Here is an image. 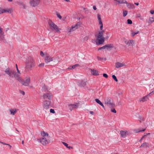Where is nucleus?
I'll list each match as a JSON object with an SVG mask.
<instances>
[{
    "instance_id": "nucleus-1",
    "label": "nucleus",
    "mask_w": 154,
    "mask_h": 154,
    "mask_svg": "<svg viewBox=\"0 0 154 154\" xmlns=\"http://www.w3.org/2000/svg\"><path fill=\"white\" fill-rule=\"evenodd\" d=\"M5 72L8 75V77L9 79H15L19 82H21V79L19 75L14 70L8 68L5 69Z\"/></svg>"
},
{
    "instance_id": "nucleus-2",
    "label": "nucleus",
    "mask_w": 154,
    "mask_h": 154,
    "mask_svg": "<svg viewBox=\"0 0 154 154\" xmlns=\"http://www.w3.org/2000/svg\"><path fill=\"white\" fill-rule=\"evenodd\" d=\"M35 63L34 59L31 57H29L26 61V71L29 72L32 70V68L35 66Z\"/></svg>"
},
{
    "instance_id": "nucleus-3",
    "label": "nucleus",
    "mask_w": 154,
    "mask_h": 154,
    "mask_svg": "<svg viewBox=\"0 0 154 154\" xmlns=\"http://www.w3.org/2000/svg\"><path fill=\"white\" fill-rule=\"evenodd\" d=\"M103 34L99 32L97 36V39L96 41V44L97 45L102 44L104 42L105 38L103 37Z\"/></svg>"
},
{
    "instance_id": "nucleus-4",
    "label": "nucleus",
    "mask_w": 154,
    "mask_h": 154,
    "mask_svg": "<svg viewBox=\"0 0 154 154\" xmlns=\"http://www.w3.org/2000/svg\"><path fill=\"white\" fill-rule=\"evenodd\" d=\"M104 104L110 107H114L115 105L113 103L112 100L110 97H106L104 99Z\"/></svg>"
},
{
    "instance_id": "nucleus-5",
    "label": "nucleus",
    "mask_w": 154,
    "mask_h": 154,
    "mask_svg": "<svg viewBox=\"0 0 154 154\" xmlns=\"http://www.w3.org/2000/svg\"><path fill=\"white\" fill-rule=\"evenodd\" d=\"M81 23H80L78 22L75 25H73L71 28L69 27L67 29V31L69 32H71L74 31L76 29H78L81 26Z\"/></svg>"
},
{
    "instance_id": "nucleus-6",
    "label": "nucleus",
    "mask_w": 154,
    "mask_h": 154,
    "mask_svg": "<svg viewBox=\"0 0 154 154\" xmlns=\"http://www.w3.org/2000/svg\"><path fill=\"white\" fill-rule=\"evenodd\" d=\"M49 138L43 137H41L37 140V141L39 143H40L42 145L46 146L49 143L48 140Z\"/></svg>"
},
{
    "instance_id": "nucleus-7",
    "label": "nucleus",
    "mask_w": 154,
    "mask_h": 154,
    "mask_svg": "<svg viewBox=\"0 0 154 154\" xmlns=\"http://www.w3.org/2000/svg\"><path fill=\"white\" fill-rule=\"evenodd\" d=\"M48 23L50 26L51 29L52 30H54L57 32H59L61 30L59 28L57 25L51 21H49Z\"/></svg>"
},
{
    "instance_id": "nucleus-8",
    "label": "nucleus",
    "mask_w": 154,
    "mask_h": 154,
    "mask_svg": "<svg viewBox=\"0 0 154 154\" xmlns=\"http://www.w3.org/2000/svg\"><path fill=\"white\" fill-rule=\"evenodd\" d=\"M79 104L75 103L73 104H69L68 105V109L71 111L75 110L78 108Z\"/></svg>"
},
{
    "instance_id": "nucleus-9",
    "label": "nucleus",
    "mask_w": 154,
    "mask_h": 154,
    "mask_svg": "<svg viewBox=\"0 0 154 154\" xmlns=\"http://www.w3.org/2000/svg\"><path fill=\"white\" fill-rule=\"evenodd\" d=\"M51 102L50 101L45 100L44 101L43 107L44 109H49Z\"/></svg>"
},
{
    "instance_id": "nucleus-10",
    "label": "nucleus",
    "mask_w": 154,
    "mask_h": 154,
    "mask_svg": "<svg viewBox=\"0 0 154 154\" xmlns=\"http://www.w3.org/2000/svg\"><path fill=\"white\" fill-rule=\"evenodd\" d=\"M120 134L122 137L125 138L127 135H130L131 134V132L126 131H121Z\"/></svg>"
},
{
    "instance_id": "nucleus-11",
    "label": "nucleus",
    "mask_w": 154,
    "mask_h": 154,
    "mask_svg": "<svg viewBox=\"0 0 154 154\" xmlns=\"http://www.w3.org/2000/svg\"><path fill=\"white\" fill-rule=\"evenodd\" d=\"M21 82L22 85L26 86H28L30 84V78L29 77H27L26 78V80L25 81L21 82Z\"/></svg>"
},
{
    "instance_id": "nucleus-12",
    "label": "nucleus",
    "mask_w": 154,
    "mask_h": 154,
    "mask_svg": "<svg viewBox=\"0 0 154 154\" xmlns=\"http://www.w3.org/2000/svg\"><path fill=\"white\" fill-rule=\"evenodd\" d=\"M40 0H31L29 2L30 5L33 7L37 6L39 3Z\"/></svg>"
},
{
    "instance_id": "nucleus-13",
    "label": "nucleus",
    "mask_w": 154,
    "mask_h": 154,
    "mask_svg": "<svg viewBox=\"0 0 154 154\" xmlns=\"http://www.w3.org/2000/svg\"><path fill=\"white\" fill-rule=\"evenodd\" d=\"M52 95L50 93H46L44 94L43 95V97L44 99H48L50 100L51 98Z\"/></svg>"
},
{
    "instance_id": "nucleus-14",
    "label": "nucleus",
    "mask_w": 154,
    "mask_h": 154,
    "mask_svg": "<svg viewBox=\"0 0 154 154\" xmlns=\"http://www.w3.org/2000/svg\"><path fill=\"white\" fill-rule=\"evenodd\" d=\"M125 44L128 45L133 46L134 44V41L133 40H126L125 41Z\"/></svg>"
},
{
    "instance_id": "nucleus-15",
    "label": "nucleus",
    "mask_w": 154,
    "mask_h": 154,
    "mask_svg": "<svg viewBox=\"0 0 154 154\" xmlns=\"http://www.w3.org/2000/svg\"><path fill=\"white\" fill-rule=\"evenodd\" d=\"M86 84V82L85 81L82 80L78 83V85L81 87H83Z\"/></svg>"
},
{
    "instance_id": "nucleus-16",
    "label": "nucleus",
    "mask_w": 154,
    "mask_h": 154,
    "mask_svg": "<svg viewBox=\"0 0 154 154\" xmlns=\"http://www.w3.org/2000/svg\"><path fill=\"white\" fill-rule=\"evenodd\" d=\"M126 4L127 7L130 9H134L135 8V6L133 4L129 3L127 2Z\"/></svg>"
},
{
    "instance_id": "nucleus-17",
    "label": "nucleus",
    "mask_w": 154,
    "mask_h": 154,
    "mask_svg": "<svg viewBox=\"0 0 154 154\" xmlns=\"http://www.w3.org/2000/svg\"><path fill=\"white\" fill-rule=\"evenodd\" d=\"M45 60L46 63H48L53 61V57L49 56H47L45 58Z\"/></svg>"
},
{
    "instance_id": "nucleus-18",
    "label": "nucleus",
    "mask_w": 154,
    "mask_h": 154,
    "mask_svg": "<svg viewBox=\"0 0 154 154\" xmlns=\"http://www.w3.org/2000/svg\"><path fill=\"white\" fill-rule=\"evenodd\" d=\"M104 46L105 49L106 48L107 50H111L114 47L113 45L112 44H107Z\"/></svg>"
},
{
    "instance_id": "nucleus-19",
    "label": "nucleus",
    "mask_w": 154,
    "mask_h": 154,
    "mask_svg": "<svg viewBox=\"0 0 154 154\" xmlns=\"http://www.w3.org/2000/svg\"><path fill=\"white\" fill-rule=\"evenodd\" d=\"M125 66V65L123 63L120 62H117L115 64V67L116 68H119Z\"/></svg>"
},
{
    "instance_id": "nucleus-20",
    "label": "nucleus",
    "mask_w": 154,
    "mask_h": 154,
    "mask_svg": "<svg viewBox=\"0 0 154 154\" xmlns=\"http://www.w3.org/2000/svg\"><path fill=\"white\" fill-rule=\"evenodd\" d=\"M41 135L42 136V137H45L47 138H49V136L48 134L44 131H42L41 132Z\"/></svg>"
},
{
    "instance_id": "nucleus-21",
    "label": "nucleus",
    "mask_w": 154,
    "mask_h": 154,
    "mask_svg": "<svg viewBox=\"0 0 154 154\" xmlns=\"http://www.w3.org/2000/svg\"><path fill=\"white\" fill-rule=\"evenodd\" d=\"M91 74L94 75H99L98 72L97 70L94 69H90Z\"/></svg>"
},
{
    "instance_id": "nucleus-22",
    "label": "nucleus",
    "mask_w": 154,
    "mask_h": 154,
    "mask_svg": "<svg viewBox=\"0 0 154 154\" xmlns=\"http://www.w3.org/2000/svg\"><path fill=\"white\" fill-rule=\"evenodd\" d=\"M149 94L148 95H147L146 96H145V97H143L142 98H140L139 99V101L140 102L142 101V102H144L145 101H146L148 100V96H149Z\"/></svg>"
},
{
    "instance_id": "nucleus-23",
    "label": "nucleus",
    "mask_w": 154,
    "mask_h": 154,
    "mask_svg": "<svg viewBox=\"0 0 154 154\" xmlns=\"http://www.w3.org/2000/svg\"><path fill=\"white\" fill-rule=\"evenodd\" d=\"M150 88H151V90L152 91L149 94V95H150V94H154V83L152 84H151L149 85Z\"/></svg>"
},
{
    "instance_id": "nucleus-24",
    "label": "nucleus",
    "mask_w": 154,
    "mask_h": 154,
    "mask_svg": "<svg viewBox=\"0 0 154 154\" xmlns=\"http://www.w3.org/2000/svg\"><path fill=\"white\" fill-rule=\"evenodd\" d=\"M5 12H8L9 14H11L13 12V9L12 8L5 9Z\"/></svg>"
},
{
    "instance_id": "nucleus-25",
    "label": "nucleus",
    "mask_w": 154,
    "mask_h": 154,
    "mask_svg": "<svg viewBox=\"0 0 154 154\" xmlns=\"http://www.w3.org/2000/svg\"><path fill=\"white\" fill-rule=\"evenodd\" d=\"M115 1L117 2L119 4H126L127 2L125 0H115Z\"/></svg>"
},
{
    "instance_id": "nucleus-26",
    "label": "nucleus",
    "mask_w": 154,
    "mask_h": 154,
    "mask_svg": "<svg viewBox=\"0 0 154 154\" xmlns=\"http://www.w3.org/2000/svg\"><path fill=\"white\" fill-rule=\"evenodd\" d=\"M149 147V145L148 143L146 142L143 143L141 146H140V147H145V148H146V147Z\"/></svg>"
},
{
    "instance_id": "nucleus-27",
    "label": "nucleus",
    "mask_w": 154,
    "mask_h": 154,
    "mask_svg": "<svg viewBox=\"0 0 154 154\" xmlns=\"http://www.w3.org/2000/svg\"><path fill=\"white\" fill-rule=\"evenodd\" d=\"M95 101L97 103L102 106L103 108H104V105L98 99H95Z\"/></svg>"
},
{
    "instance_id": "nucleus-28",
    "label": "nucleus",
    "mask_w": 154,
    "mask_h": 154,
    "mask_svg": "<svg viewBox=\"0 0 154 154\" xmlns=\"http://www.w3.org/2000/svg\"><path fill=\"white\" fill-rule=\"evenodd\" d=\"M10 111L11 115H14L15 113L17 112V109H10Z\"/></svg>"
},
{
    "instance_id": "nucleus-29",
    "label": "nucleus",
    "mask_w": 154,
    "mask_h": 154,
    "mask_svg": "<svg viewBox=\"0 0 154 154\" xmlns=\"http://www.w3.org/2000/svg\"><path fill=\"white\" fill-rule=\"evenodd\" d=\"M154 22V17H150L147 22L149 23H151Z\"/></svg>"
},
{
    "instance_id": "nucleus-30",
    "label": "nucleus",
    "mask_w": 154,
    "mask_h": 154,
    "mask_svg": "<svg viewBox=\"0 0 154 154\" xmlns=\"http://www.w3.org/2000/svg\"><path fill=\"white\" fill-rule=\"evenodd\" d=\"M19 5L23 9L26 8V6L22 2H20L19 3Z\"/></svg>"
},
{
    "instance_id": "nucleus-31",
    "label": "nucleus",
    "mask_w": 154,
    "mask_h": 154,
    "mask_svg": "<svg viewBox=\"0 0 154 154\" xmlns=\"http://www.w3.org/2000/svg\"><path fill=\"white\" fill-rule=\"evenodd\" d=\"M131 34L132 36L134 37L135 35L138 34L139 33L138 31H137L136 32H134L133 31H131Z\"/></svg>"
},
{
    "instance_id": "nucleus-32",
    "label": "nucleus",
    "mask_w": 154,
    "mask_h": 154,
    "mask_svg": "<svg viewBox=\"0 0 154 154\" xmlns=\"http://www.w3.org/2000/svg\"><path fill=\"white\" fill-rule=\"evenodd\" d=\"M97 18L98 20L99 21V23H101V22H102L101 21V15L100 14H97Z\"/></svg>"
},
{
    "instance_id": "nucleus-33",
    "label": "nucleus",
    "mask_w": 154,
    "mask_h": 154,
    "mask_svg": "<svg viewBox=\"0 0 154 154\" xmlns=\"http://www.w3.org/2000/svg\"><path fill=\"white\" fill-rule=\"evenodd\" d=\"M145 130H146L145 128L143 129V130H140V129H136V130H135V131L136 133H137L139 132H140L144 131Z\"/></svg>"
},
{
    "instance_id": "nucleus-34",
    "label": "nucleus",
    "mask_w": 154,
    "mask_h": 154,
    "mask_svg": "<svg viewBox=\"0 0 154 154\" xmlns=\"http://www.w3.org/2000/svg\"><path fill=\"white\" fill-rule=\"evenodd\" d=\"M128 14V11H126V10H123V16L124 17H125L127 14Z\"/></svg>"
},
{
    "instance_id": "nucleus-35",
    "label": "nucleus",
    "mask_w": 154,
    "mask_h": 154,
    "mask_svg": "<svg viewBox=\"0 0 154 154\" xmlns=\"http://www.w3.org/2000/svg\"><path fill=\"white\" fill-rule=\"evenodd\" d=\"M79 66V64H76L75 65L72 66V68H73V69H74L76 67H77Z\"/></svg>"
},
{
    "instance_id": "nucleus-36",
    "label": "nucleus",
    "mask_w": 154,
    "mask_h": 154,
    "mask_svg": "<svg viewBox=\"0 0 154 154\" xmlns=\"http://www.w3.org/2000/svg\"><path fill=\"white\" fill-rule=\"evenodd\" d=\"M5 13V9L0 8V14Z\"/></svg>"
},
{
    "instance_id": "nucleus-37",
    "label": "nucleus",
    "mask_w": 154,
    "mask_h": 154,
    "mask_svg": "<svg viewBox=\"0 0 154 154\" xmlns=\"http://www.w3.org/2000/svg\"><path fill=\"white\" fill-rule=\"evenodd\" d=\"M0 34L1 35H4V33L3 32V29L0 27Z\"/></svg>"
},
{
    "instance_id": "nucleus-38",
    "label": "nucleus",
    "mask_w": 154,
    "mask_h": 154,
    "mask_svg": "<svg viewBox=\"0 0 154 154\" xmlns=\"http://www.w3.org/2000/svg\"><path fill=\"white\" fill-rule=\"evenodd\" d=\"M139 121L140 122H141L144 121L145 119L142 117H140L139 118Z\"/></svg>"
},
{
    "instance_id": "nucleus-39",
    "label": "nucleus",
    "mask_w": 154,
    "mask_h": 154,
    "mask_svg": "<svg viewBox=\"0 0 154 154\" xmlns=\"http://www.w3.org/2000/svg\"><path fill=\"white\" fill-rule=\"evenodd\" d=\"M112 77L116 82H117L118 81V80L115 75H112Z\"/></svg>"
},
{
    "instance_id": "nucleus-40",
    "label": "nucleus",
    "mask_w": 154,
    "mask_h": 154,
    "mask_svg": "<svg viewBox=\"0 0 154 154\" xmlns=\"http://www.w3.org/2000/svg\"><path fill=\"white\" fill-rule=\"evenodd\" d=\"M99 24L100 25V30H102L103 28V24L102 22L99 23Z\"/></svg>"
},
{
    "instance_id": "nucleus-41",
    "label": "nucleus",
    "mask_w": 154,
    "mask_h": 154,
    "mask_svg": "<svg viewBox=\"0 0 154 154\" xmlns=\"http://www.w3.org/2000/svg\"><path fill=\"white\" fill-rule=\"evenodd\" d=\"M127 23L128 24H131L132 23L131 20L130 19H128L127 20Z\"/></svg>"
},
{
    "instance_id": "nucleus-42",
    "label": "nucleus",
    "mask_w": 154,
    "mask_h": 154,
    "mask_svg": "<svg viewBox=\"0 0 154 154\" xmlns=\"http://www.w3.org/2000/svg\"><path fill=\"white\" fill-rule=\"evenodd\" d=\"M57 15L59 19H61L62 18L61 16L59 13H57Z\"/></svg>"
},
{
    "instance_id": "nucleus-43",
    "label": "nucleus",
    "mask_w": 154,
    "mask_h": 154,
    "mask_svg": "<svg viewBox=\"0 0 154 154\" xmlns=\"http://www.w3.org/2000/svg\"><path fill=\"white\" fill-rule=\"evenodd\" d=\"M20 93L21 94L23 95H24L25 94V92L24 91H22L21 90H19V91Z\"/></svg>"
},
{
    "instance_id": "nucleus-44",
    "label": "nucleus",
    "mask_w": 154,
    "mask_h": 154,
    "mask_svg": "<svg viewBox=\"0 0 154 154\" xmlns=\"http://www.w3.org/2000/svg\"><path fill=\"white\" fill-rule=\"evenodd\" d=\"M62 143L65 146H66L67 147L68 146V144H67V143L64 142H62Z\"/></svg>"
},
{
    "instance_id": "nucleus-45",
    "label": "nucleus",
    "mask_w": 154,
    "mask_h": 154,
    "mask_svg": "<svg viewBox=\"0 0 154 154\" xmlns=\"http://www.w3.org/2000/svg\"><path fill=\"white\" fill-rule=\"evenodd\" d=\"M17 69V72H16V73H17L18 75L20 74L21 73L20 72L18 68H17V69Z\"/></svg>"
},
{
    "instance_id": "nucleus-46",
    "label": "nucleus",
    "mask_w": 154,
    "mask_h": 154,
    "mask_svg": "<svg viewBox=\"0 0 154 154\" xmlns=\"http://www.w3.org/2000/svg\"><path fill=\"white\" fill-rule=\"evenodd\" d=\"M111 111L112 112L114 113H116V110L114 109H111Z\"/></svg>"
},
{
    "instance_id": "nucleus-47",
    "label": "nucleus",
    "mask_w": 154,
    "mask_h": 154,
    "mask_svg": "<svg viewBox=\"0 0 154 154\" xmlns=\"http://www.w3.org/2000/svg\"><path fill=\"white\" fill-rule=\"evenodd\" d=\"M50 112L51 113H54L55 112L54 110V109H50Z\"/></svg>"
},
{
    "instance_id": "nucleus-48",
    "label": "nucleus",
    "mask_w": 154,
    "mask_h": 154,
    "mask_svg": "<svg viewBox=\"0 0 154 154\" xmlns=\"http://www.w3.org/2000/svg\"><path fill=\"white\" fill-rule=\"evenodd\" d=\"M103 76L106 78H107L108 77V75L105 73H104L103 74Z\"/></svg>"
},
{
    "instance_id": "nucleus-49",
    "label": "nucleus",
    "mask_w": 154,
    "mask_h": 154,
    "mask_svg": "<svg viewBox=\"0 0 154 154\" xmlns=\"http://www.w3.org/2000/svg\"><path fill=\"white\" fill-rule=\"evenodd\" d=\"M4 38V35H1L0 34V38L2 39H3Z\"/></svg>"
},
{
    "instance_id": "nucleus-50",
    "label": "nucleus",
    "mask_w": 154,
    "mask_h": 154,
    "mask_svg": "<svg viewBox=\"0 0 154 154\" xmlns=\"http://www.w3.org/2000/svg\"><path fill=\"white\" fill-rule=\"evenodd\" d=\"M105 49V46H104L101 47L99 48L98 49V50H101V49Z\"/></svg>"
},
{
    "instance_id": "nucleus-51",
    "label": "nucleus",
    "mask_w": 154,
    "mask_h": 154,
    "mask_svg": "<svg viewBox=\"0 0 154 154\" xmlns=\"http://www.w3.org/2000/svg\"><path fill=\"white\" fill-rule=\"evenodd\" d=\"M88 39V37L87 36H86L84 38V41H87Z\"/></svg>"
},
{
    "instance_id": "nucleus-52",
    "label": "nucleus",
    "mask_w": 154,
    "mask_h": 154,
    "mask_svg": "<svg viewBox=\"0 0 154 154\" xmlns=\"http://www.w3.org/2000/svg\"><path fill=\"white\" fill-rule=\"evenodd\" d=\"M44 63H42L40 64L39 65V66L40 67H42L44 66Z\"/></svg>"
},
{
    "instance_id": "nucleus-53",
    "label": "nucleus",
    "mask_w": 154,
    "mask_h": 154,
    "mask_svg": "<svg viewBox=\"0 0 154 154\" xmlns=\"http://www.w3.org/2000/svg\"><path fill=\"white\" fill-rule=\"evenodd\" d=\"M137 17L138 18H140L141 17V15L140 14H137Z\"/></svg>"
},
{
    "instance_id": "nucleus-54",
    "label": "nucleus",
    "mask_w": 154,
    "mask_h": 154,
    "mask_svg": "<svg viewBox=\"0 0 154 154\" xmlns=\"http://www.w3.org/2000/svg\"><path fill=\"white\" fill-rule=\"evenodd\" d=\"M40 54L42 56H43L44 55V54L43 53V52L42 51H41L40 52Z\"/></svg>"
},
{
    "instance_id": "nucleus-55",
    "label": "nucleus",
    "mask_w": 154,
    "mask_h": 154,
    "mask_svg": "<svg viewBox=\"0 0 154 154\" xmlns=\"http://www.w3.org/2000/svg\"><path fill=\"white\" fill-rule=\"evenodd\" d=\"M150 12L151 14H153L154 13V10H151Z\"/></svg>"
},
{
    "instance_id": "nucleus-56",
    "label": "nucleus",
    "mask_w": 154,
    "mask_h": 154,
    "mask_svg": "<svg viewBox=\"0 0 154 154\" xmlns=\"http://www.w3.org/2000/svg\"><path fill=\"white\" fill-rule=\"evenodd\" d=\"M97 59L99 60H102V58H101L100 57H97Z\"/></svg>"
},
{
    "instance_id": "nucleus-57",
    "label": "nucleus",
    "mask_w": 154,
    "mask_h": 154,
    "mask_svg": "<svg viewBox=\"0 0 154 154\" xmlns=\"http://www.w3.org/2000/svg\"><path fill=\"white\" fill-rule=\"evenodd\" d=\"M0 143L4 144V145H8V144H7L5 143H4V142H1V141H0Z\"/></svg>"
},
{
    "instance_id": "nucleus-58",
    "label": "nucleus",
    "mask_w": 154,
    "mask_h": 154,
    "mask_svg": "<svg viewBox=\"0 0 154 154\" xmlns=\"http://www.w3.org/2000/svg\"><path fill=\"white\" fill-rule=\"evenodd\" d=\"M93 8L95 10H96L97 9L96 7V6H95V5H94V6H93Z\"/></svg>"
},
{
    "instance_id": "nucleus-59",
    "label": "nucleus",
    "mask_w": 154,
    "mask_h": 154,
    "mask_svg": "<svg viewBox=\"0 0 154 154\" xmlns=\"http://www.w3.org/2000/svg\"><path fill=\"white\" fill-rule=\"evenodd\" d=\"M100 32L101 33H102V34H104V32H105V31L104 30H102L101 31H100V32Z\"/></svg>"
},
{
    "instance_id": "nucleus-60",
    "label": "nucleus",
    "mask_w": 154,
    "mask_h": 154,
    "mask_svg": "<svg viewBox=\"0 0 154 154\" xmlns=\"http://www.w3.org/2000/svg\"><path fill=\"white\" fill-rule=\"evenodd\" d=\"M90 114H91V115H93L94 114V112L93 111H91L90 112Z\"/></svg>"
},
{
    "instance_id": "nucleus-61",
    "label": "nucleus",
    "mask_w": 154,
    "mask_h": 154,
    "mask_svg": "<svg viewBox=\"0 0 154 154\" xmlns=\"http://www.w3.org/2000/svg\"><path fill=\"white\" fill-rule=\"evenodd\" d=\"M67 69H73V68H72V66H70L69 67H68Z\"/></svg>"
},
{
    "instance_id": "nucleus-62",
    "label": "nucleus",
    "mask_w": 154,
    "mask_h": 154,
    "mask_svg": "<svg viewBox=\"0 0 154 154\" xmlns=\"http://www.w3.org/2000/svg\"><path fill=\"white\" fill-rule=\"evenodd\" d=\"M147 135V133H144V136L143 137H144L145 136H146Z\"/></svg>"
},
{
    "instance_id": "nucleus-63",
    "label": "nucleus",
    "mask_w": 154,
    "mask_h": 154,
    "mask_svg": "<svg viewBox=\"0 0 154 154\" xmlns=\"http://www.w3.org/2000/svg\"><path fill=\"white\" fill-rule=\"evenodd\" d=\"M67 148H69V149H70V148H72V146H67Z\"/></svg>"
},
{
    "instance_id": "nucleus-64",
    "label": "nucleus",
    "mask_w": 154,
    "mask_h": 154,
    "mask_svg": "<svg viewBox=\"0 0 154 154\" xmlns=\"http://www.w3.org/2000/svg\"><path fill=\"white\" fill-rule=\"evenodd\" d=\"M134 4L135 5H139V3H138V2H137V3H135Z\"/></svg>"
}]
</instances>
